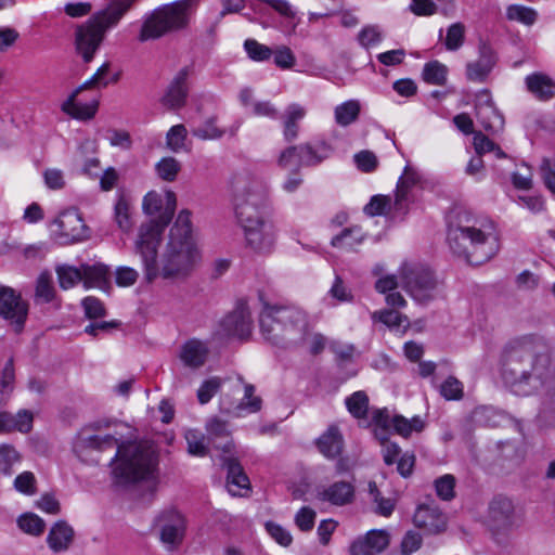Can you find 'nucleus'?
Instances as JSON below:
<instances>
[{
	"label": "nucleus",
	"instance_id": "32",
	"mask_svg": "<svg viewBox=\"0 0 555 555\" xmlns=\"http://www.w3.org/2000/svg\"><path fill=\"white\" fill-rule=\"evenodd\" d=\"M81 281L86 288H103L107 284L108 268L102 263L81 264Z\"/></svg>",
	"mask_w": 555,
	"mask_h": 555
},
{
	"label": "nucleus",
	"instance_id": "20",
	"mask_svg": "<svg viewBox=\"0 0 555 555\" xmlns=\"http://www.w3.org/2000/svg\"><path fill=\"white\" fill-rule=\"evenodd\" d=\"M495 63L496 55L493 49L487 43H481L478 60L466 64V78L474 82H485Z\"/></svg>",
	"mask_w": 555,
	"mask_h": 555
},
{
	"label": "nucleus",
	"instance_id": "46",
	"mask_svg": "<svg viewBox=\"0 0 555 555\" xmlns=\"http://www.w3.org/2000/svg\"><path fill=\"white\" fill-rule=\"evenodd\" d=\"M21 461V455L16 449L11 446L3 443L0 446V473L10 476L13 473V465Z\"/></svg>",
	"mask_w": 555,
	"mask_h": 555
},
{
	"label": "nucleus",
	"instance_id": "41",
	"mask_svg": "<svg viewBox=\"0 0 555 555\" xmlns=\"http://www.w3.org/2000/svg\"><path fill=\"white\" fill-rule=\"evenodd\" d=\"M372 319L382 322L389 328H400L401 326L406 328L410 325V320L406 315L392 309L375 311L372 313Z\"/></svg>",
	"mask_w": 555,
	"mask_h": 555
},
{
	"label": "nucleus",
	"instance_id": "51",
	"mask_svg": "<svg viewBox=\"0 0 555 555\" xmlns=\"http://www.w3.org/2000/svg\"><path fill=\"white\" fill-rule=\"evenodd\" d=\"M455 477L447 474L435 480L437 495L443 501H450L455 495Z\"/></svg>",
	"mask_w": 555,
	"mask_h": 555
},
{
	"label": "nucleus",
	"instance_id": "38",
	"mask_svg": "<svg viewBox=\"0 0 555 555\" xmlns=\"http://www.w3.org/2000/svg\"><path fill=\"white\" fill-rule=\"evenodd\" d=\"M448 67L438 61H431L424 65L422 78L425 82L434 86L447 83Z\"/></svg>",
	"mask_w": 555,
	"mask_h": 555
},
{
	"label": "nucleus",
	"instance_id": "8",
	"mask_svg": "<svg viewBox=\"0 0 555 555\" xmlns=\"http://www.w3.org/2000/svg\"><path fill=\"white\" fill-rule=\"evenodd\" d=\"M195 0H177L155 9L142 23L138 39L141 42L159 39L188 27Z\"/></svg>",
	"mask_w": 555,
	"mask_h": 555
},
{
	"label": "nucleus",
	"instance_id": "64",
	"mask_svg": "<svg viewBox=\"0 0 555 555\" xmlns=\"http://www.w3.org/2000/svg\"><path fill=\"white\" fill-rule=\"evenodd\" d=\"M358 168L364 172L373 171L377 167V157L373 152L362 151L354 155Z\"/></svg>",
	"mask_w": 555,
	"mask_h": 555
},
{
	"label": "nucleus",
	"instance_id": "4",
	"mask_svg": "<svg viewBox=\"0 0 555 555\" xmlns=\"http://www.w3.org/2000/svg\"><path fill=\"white\" fill-rule=\"evenodd\" d=\"M117 446L113 459V475L116 483L129 485L145 479L153 474L156 455L146 442H120L113 435H87L81 433L74 442V451L81 455L86 450L104 451Z\"/></svg>",
	"mask_w": 555,
	"mask_h": 555
},
{
	"label": "nucleus",
	"instance_id": "55",
	"mask_svg": "<svg viewBox=\"0 0 555 555\" xmlns=\"http://www.w3.org/2000/svg\"><path fill=\"white\" fill-rule=\"evenodd\" d=\"M221 387V379L219 377H211L203 382L197 390V399L201 404L208 403L211 398L218 392Z\"/></svg>",
	"mask_w": 555,
	"mask_h": 555
},
{
	"label": "nucleus",
	"instance_id": "52",
	"mask_svg": "<svg viewBox=\"0 0 555 555\" xmlns=\"http://www.w3.org/2000/svg\"><path fill=\"white\" fill-rule=\"evenodd\" d=\"M14 489L25 495H34L37 492V479L31 472H23L13 482Z\"/></svg>",
	"mask_w": 555,
	"mask_h": 555
},
{
	"label": "nucleus",
	"instance_id": "43",
	"mask_svg": "<svg viewBox=\"0 0 555 555\" xmlns=\"http://www.w3.org/2000/svg\"><path fill=\"white\" fill-rule=\"evenodd\" d=\"M207 437L197 429H189L185 433L188 452L195 456H205L208 454Z\"/></svg>",
	"mask_w": 555,
	"mask_h": 555
},
{
	"label": "nucleus",
	"instance_id": "62",
	"mask_svg": "<svg viewBox=\"0 0 555 555\" xmlns=\"http://www.w3.org/2000/svg\"><path fill=\"white\" fill-rule=\"evenodd\" d=\"M85 313L89 319H98L105 315L103 302L92 296L86 297L81 302Z\"/></svg>",
	"mask_w": 555,
	"mask_h": 555
},
{
	"label": "nucleus",
	"instance_id": "33",
	"mask_svg": "<svg viewBox=\"0 0 555 555\" xmlns=\"http://www.w3.org/2000/svg\"><path fill=\"white\" fill-rule=\"evenodd\" d=\"M374 435L382 444V455L384 463L388 466L393 465L401 453V448L389 441L390 426H375Z\"/></svg>",
	"mask_w": 555,
	"mask_h": 555
},
{
	"label": "nucleus",
	"instance_id": "56",
	"mask_svg": "<svg viewBox=\"0 0 555 555\" xmlns=\"http://www.w3.org/2000/svg\"><path fill=\"white\" fill-rule=\"evenodd\" d=\"M465 27L461 23L452 24L447 31L446 47L448 50L455 51L464 42Z\"/></svg>",
	"mask_w": 555,
	"mask_h": 555
},
{
	"label": "nucleus",
	"instance_id": "36",
	"mask_svg": "<svg viewBox=\"0 0 555 555\" xmlns=\"http://www.w3.org/2000/svg\"><path fill=\"white\" fill-rule=\"evenodd\" d=\"M114 220L117 227L125 233L132 229L131 202L125 194H118L114 206Z\"/></svg>",
	"mask_w": 555,
	"mask_h": 555
},
{
	"label": "nucleus",
	"instance_id": "45",
	"mask_svg": "<svg viewBox=\"0 0 555 555\" xmlns=\"http://www.w3.org/2000/svg\"><path fill=\"white\" fill-rule=\"evenodd\" d=\"M362 537L365 541H367V544L375 555L384 552L390 542V535L388 531L384 529H372Z\"/></svg>",
	"mask_w": 555,
	"mask_h": 555
},
{
	"label": "nucleus",
	"instance_id": "53",
	"mask_svg": "<svg viewBox=\"0 0 555 555\" xmlns=\"http://www.w3.org/2000/svg\"><path fill=\"white\" fill-rule=\"evenodd\" d=\"M440 395L446 400H460L463 398V384L454 376H449L440 386Z\"/></svg>",
	"mask_w": 555,
	"mask_h": 555
},
{
	"label": "nucleus",
	"instance_id": "59",
	"mask_svg": "<svg viewBox=\"0 0 555 555\" xmlns=\"http://www.w3.org/2000/svg\"><path fill=\"white\" fill-rule=\"evenodd\" d=\"M317 513L308 506L301 507L295 515L296 526L304 532L312 530L315 521Z\"/></svg>",
	"mask_w": 555,
	"mask_h": 555
},
{
	"label": "nucleus",
	"instance_id": "18",
	"mask_svg": "<svg viewBox=\"0 0 555 555\" xmlns=\"http://www.w3.org/2000/svg\"><path fill=\"white\" fill-rule=\"evenodd\" d=\"M101 86L100 81L92 75L87 81L79 86L68 99L62 104V111L77 119H90L92 118L98 109V101H93L88 104H81L76 102L77 95L85 89Z\"/></svg>",
	"mask_w": 555,
	"mask_h": 555
},
{
	"label": "nucleus",
	"instance_id": "63",
	"mask_svg": "<svg viewBox=\"0 0 555 555\" xmlns=\"http://www.w3.org/2000/svg\"><path fill=\"white\" fill-rule=\"evenodd\" d=\"M422 545V537L418 532L413 530L408 531L401 541V553L403 555H411L416 552Z\"/></svg>",
	"mask_w": 555,
	"mask_h": 555
},
{
	"label": "nucleus",
	"instance_id": "26",
	"mask_svg": "<svg viewBox=\"0 0 555 555\" xmlns=\"http://www.w3.org/2000/svg\"><path fill=\"white\" fill-rule=\"evenodd\" d=\"M317 498L335 506H345L354 500V487L348 481H336L319 491Z\"/></svg>",
	"mask_w": 555,
	"mask_h": 555
},
{
	"label": "nucleus",
	"instance_id": "42",
	"mask_svg": "<svg viewBox=\"0 0 555 555\" xmlns=\"http://www.w3.org/2000/svg\"><path fill=\"white\" fill-rule=\"evenodd\" d=\"M59 285L62 289L66 291L74 287L81 281V270L69 264H57L55 267Z\"/></svg>",
	"mask_w": 555,
	"mask_h": 555
},
{
	"label": "nucleus",
	"instance_id": "60",
	"mask_svg": "<svg viewBox=\"0 0 555 555\" xmlns=\"http://www.w3.org/2000/svg\"><path fill=\"white\" fill-rule=\"evenodd\" d=\"M415 454L413 452L400 453L395 464H397V472L403 478L412 475L415 466Z\"/></svg>",
	"mask_w": 555,
	"mask_h": 555
},
{
	"label": "nucleus",
	"instance_id": "10",
	"mask_svg": "<svg viewBox=\"0 0 555 555\" xmlns=\"http://www.w3.org/2000/svg\"><path fill=\"white\" fill-rule=\"evenodd\" d=\"M177 208V196L172 191H166L164 195L156 191H150L142 202L143 212L151 217L150 220L142 222L137 231L145 225H156L162 229L164 234L170 223Z\"/></svg>",
	"mask_w": 555,
	"mask_h": 555
},
{
	"label": "nucleus",
	"instance_id": "25",
	"mask_svg": "<svg viewBox=\"0 0 555 555\" xmlns=\"http://www.w3.org/2000/svg\"><path fill=\"white\" fill-rule=\"evenodd\" d=\"M476 118L487 131H499L503 128V118L495 108L487 90L479 94L476 104Z\"/></svg>",
	"mask_w": 555,
	"mask_h": 555
},
{
	"label": "nucleus",
	"instance_id": "3",
	"mask_svg": "<svg viewBox=\"0 0 555 555\" xmlns=\"http://www.w3.org/2000/svg\"><path fill=\"white\" fill-rule=\"evenodd\" d=\"M235 216L244 230L247 246L258 253L269 251L275 240L272 223L266 219V189L253 172H235L230 181Z\"/></svg>",
	"mask_w": 555,
	"mask_h": 555
},
{
	"label": "nucleus",
	"instance_id": "24",
	"mask_svg": "<svg viewBox=\"0 0 555 555\" xmlns=\"http://www.w3.org/2000/svg\"><path fill=\"white\" fill-rule=\"evenodd\" d=\"M223 466L227 468V488L232 495H244L243 491L250 490V481L238 460L233 455L222 456Z\"/></svg>",
	"mask_w": 555,
	"mask_h": 555
},
{
	"label": "nucleus",
	"instance_id": "2",
	"mask_svg": "<svg viewBox=\"0 0 555 555\" xmlns=\"http://www.w3.org/2000/svg\"><path fill=\"white\" fill-rule=\"evenodd\" d=\"M501 374L516 391L555 400V365L541 337L527 335L507 343L501 353Z\"/></svg>",
	"mask_w": 555,
	"mask_h": 555
},
{
	"label": "nucleus",
	"instance_id": "49",
	"mask_svg": "<svg viewBox=\"0 0 555 555\" xmlns=\"http://www.w3.org/2000/svg\"><path fill=\"white\" fill-rule=\"evenodd\" d=\"M244 48L248 57L256 62L268 61L273 55V51L271 48L259 43L255 39L245 40Z\"/></svg>",
	"mask_w": 555,
	"mask_h": 555
},
{
	"label": "nucleus",
	"instance_id": "31",
	"mask_svg": "<svg viewBox=\"0 0 555 555\" xmlns=\"http://www.w3.org/2000/svg\"><path fill=\"white\" fill-rule=\"evenodd\" d=\"M319 451L327 459H335L340 455L344 447V439L336 426L328 429L318 439Z\"/></svg>",
	"mask_w": 555,
	"mask_h": 555
},
{
	"label": "nucleus",
	"instance_id": "30",
	"mask_svg": "<svg viewBox=\"0 0 555 555\" xmlns=\"http://www.w3.org/2000/svg\"><path fill=\"white\" fill-rule=\"evenodd\" d=\"M306 116V108L297 103L288 105L283 116V137L286 142L295 141L299 135V121Z\"/></svg>",
	"mask_w": 555,
	"mask_h": 555
},
{
	"label": "nucleus",
	"instance_id": "61",
	"mask_svg": "<svg viewBox=\"0 0 555 555\" xmlns=\"http://www.w3.org/2000/svg\"><path fill=\"white\" fill-rule=\"evenodd\" d=\"M266 529L268 533L282 546H288L293 542L289 531L275 522L268 521L266 524Z\"/></svg>",
	"mask_w": 555,
	"mask_h": 555
},
{
	"label": "nucleus",
	"instance_id": "13",
	"mask_svg": "<svg viewBox=\"0 0 555 555\" xmlns=\"http://www.w3.org/2000/svg\"><path fill=\"white\" fill-rule=\"evenodd\" d=\"M513 501L504 495L494 496L488 506L486 524L495 533L506 532L516 526Z\"/></svg>",
	"mask_w": 555,
	"mask_h": 555
},
{
	"label": "nucleus",
	"instance_id": "1",
	"mask_svg": "<svg viewBox=\"0 0 555 555\" xmlns=\"http://www.w3.org/2000/svg\"><path fill=\"white\" fill-rule=\"evenodd\" d=\"M162 229L150 224L137 231L133 253L140 258L144 278L151 283L158 276L166 280L186 278L193 270L198 253L192 235L191 212L183 209L169 231L168 242L159 260Z\"/></svg>",
	"mask_w": 555,
	"mask_h": 555
},
{
	"label": "nucleus",
	"instance_id": "39",
	"mask_svg": "<svg viewBox=\"0 0 555 555\" xmlns=\"http://www.w3.org/2000/svg\"><path fill=\"white\" fill-rule=\"evenodd\" d=\"M348 412L357 420H365L369 412V397L363 390L353 392L345 400Z\"/></svg>",
	"mask_w": 555,
	"mask_h": 555
},
{
	"label": "nucleus",
	"instance_id": "14",
	"mask_svg": "<svg viewBox=\"0 0 555 555\" xmlns=\"http://www.w3.org/2000/svg\"><path fill=\"white\" fill-rule=\"evenodd\" d=\"M253 320L248 306L244 301L237 302L219 323L217 334L220 337H236L244 339L251 333Z\"/></svg>",
	"mask_w": 555,
	"mask_h": 555
},
{
	"label": "nucleus",
	"instance_id": "27",
	"mask_svg": "<svg viewBox=\"0 0 555 555\" xmlns=\"http://www.w3.org/2000/svg\"><path fill=\"white\" fill-rule=\"evenodd\" d=\"M208 353L207 345L199 339L193 338L181 346L179 359L184 366L196 370L205 364Z\"/></svg>",
	"mask_w": 555,
	"mask_h": 555
},
{
	"label": "nucleus",
	"instance_id": "5",
	"mask_svg": "<svg viewBox=\"0 0 555 555\" xmlns=\"http://www.w3.org/2000/svg\"><path fill=\"white\" fill-rule=\"evenodd\" d=\"M448 243L451 251L467 263L480 266L499 251V238L491 222L450 225Z\"/></svg>",
	"mask_w": 555,
	"mask_h": 555
},
{
	"label": "nucleus",
	"instance_id": "50",
	"mask_svg": "<svg viewBox=\"0 0 555 555\" xmlns=\"http://www.w3.org/2000/svg\"><path fill=\"white\" fill-rule=\"evenodd\" d=\"M391 206V198L386 195H374L364 206V212L367 216H382L388 214Z\"/></svg>",
	"mask_w": 555,
	"mask_h": 555
},
{
	"label": "nucleus",
	"instance_id": "58",
	"mask_svg": "<svg viewBox=\"0 0 555 555\" xmlns=\"http://www.w3.org/2000/svg\"><path fill=\"white\" fill-rule=\"evenodd\" d=\"M15 370L13 358H10L1 374L0 379V392L3 395H10L14 389Z\"/></svg>",
	"mask_w": 555,
	"mask_h": 555
},
{
	"label": "nucleus",
	"instance_id": "15",
	"mask_svg": "<svg viewBox=\"0 0 555 555\" xmlns=\"http://www.w3.org/2000/svg\"><path fill=\"white\" fill-rule=\"evenodd\" d=\"M55 223L60 230V236L64 244H73L85 240L88 236L87 225L76 209L63 211Z\"/></svg>",
	"mask_w": 555,
	"mask_h": 555
},
{
	"label": "nucleus",
	"instance_id": "6",
	"mask_svg": "<svg viewBox=\"0 0 555 555\" xmlns=\"http://www.w3.org/2000/svg\"><path fill=\"white\" fill-rule=\"evenodd\" d=\"M259 321L262 335L273 345L293 348L307 340V315L297 307L266 306Z\"/></svg>",
	"mask_w": 555,
	"mask_h": 555
},
{
	"label": "nucleus",
	"instance_id": "12",
	"mask_svg": "<svg viewBox=\"0 0 555 555\" xmlns=\"http://www.w3.org/2000/svg\"><path fill=\"white\" fill-rule=\"evenodd\" d=\"M28 315V304L13 288L0 286V317L14 327V332H23Z\"/></svg>",
	"mask_w": 555,
	"mask_h": 555
},
{
	"label": "nucleus",
	"instance_id": "37",
	"mask_svg": "<svg viewBox=\"0 0 555 555\" xmlns=\"http://www.w3.org/2000/svg\"><path fill=\"white\" fill-rule=\"evenodd\" d=\"M365 238V234L360 227H350L344 229L339 234L335 235L331 245L333 247H341L347 249H354Z\"/></svg>",
	"mask_w": 555,
	"mask_h": 555
},
{
	"label": "nucleus",
	"instance_id": "47",
	"mask_svg": "<svg viewBox=\"0 0 555 555\" xmlns=\"http://www.w3.org/2000/svg\"><path fill=\"white\" fill-rule=\"evenodd\" d=\"M17 524L21 530L31 535H40L46 528L43 519L33 513H26L20 516Z\"/></svg>",
	"mask_w": 555,
	"mask_h": 555
},
{
	"label": "nucleus",
	"instance_id": "44",
	"mask_svg": "<svg viewBox=\"0 0 555 555\" xmlns=\"http://www.w3.org/2000/svg\"><path fill=\"white\" fill-rule=\"evenodd\" d=\"M180 170L181 165L173 157H164L155 165L157 176L167 182L175 181Z\"/></svg>",
	"mask_w": 555,
	"mask_h": 555
},
{
	"label": "nucleus",
	"instance_id": "28",
	"mask_svg": "<svg viewBox=\"0 0 555 555\" xmlns=\"http://www.w3.org/2000/svg\"><path fill=\"white\" fill-rule=\"evenodd\" d=\"M528 91L540 101H550L555 96V81L543 73H533L525 79Z\"/></svg>",
	"mask_w": 555,
	"mask_h": 555
},
{
	"label": "nucleus",
	"instance_id": "40",
	"mask_svg": "<svg viewBox=\"0 0 555 555\" xmlns=\"http://www.w3.org/2000/svg\"><path fill=\"white\" fill-rule=\"evenodd\" d=\"M392 427L398 435L408 438L413 431L421 433L425 428V422L420 416L408 420L402 415H395Z\"/></svg>",
	"mask_w": 555,
	"mask_h": 555
},
{
	"label": "nucleus",
	"instance_id": "54",
	"mask_svg": "<svg viewBox=\"0 0 555 555\" xmlns=\"http://www.w3.org/2000/svg\"><path fill=\"white\" fill-rule=\"evenodd\" d=\"M192 133L202 140H215L221 138L224 131L218 128L216 118H209L202 126L195 128Z\"/></svg>",
	"mask_w": 555,
	"mask_h": 555
},
{
	"label": "nucleus",
	"instance_id": "48",
	"mask_svg": "<svg viewBox=\"0 0 555 555\" xmlns=\"http://www.w3.org/2000/svg\"><path fill=\"white\" fill-rule=\"evenodd\" d=\"M506 17L509 21L520 22L525 25H532L537 20V12L528 7L512 4L506 9Z\"/></svg>",
	"mask_w": 555,
	"mask_h": 555
},
{
	"label": "nucleus",
	"instance_id": "29",
	"mask_svg": "<svg viewBox=\"0 0 555 555\" xmlns=\"http://www.w3.org/2000/svg\"><path fill=\"white\" fill-rule=\"evenodd\" d=\"M73 539V528L66 521L59 520L50 529L47 543L54 553H61L69 547Z\"/></svg>",
	"mask_w": 555,
	"mask_h": 555
},
{
	"label": "nucleus",
	"instance_id": "7",
	"mask_svg": "<svg viewBox=\"0 0 555 555\" xmlns=\"http://www.w3.org/2000/svg\"><path fill=\"white\" fill-rule=\"evenodd\" d=\"M135 0H109L107 7L95 12L75 29V49L85 63H90L101 47L105 34L115 27Z\"/></svg>",
	"mask_w": 555,
	"mask_h": 555
},
{
	"label": "nucleus",
	"instance_id": "11",
	"mask_svg": "<svg viewBox=\"0 0 555 555\" xmlns=\"http://www.w3.org/2000/svg\"><path fill=\"white\" fill-rule=\"evenodd\" d=\"M153 530L167 551H175L183 541L185 521L180 513L166 511L155 518Z\"/></svg>",
	"mask_w": 555,
	"mask_h": 555
},
{
	"label": "nucleus",
	"instance_id": "57",
	"mask_svg": "<svg viewBox=\"0 0 555 555\" xmlns=\"http://www.w3.org/2000/svg\"><path fill=\"white\" fill-rule=\"evenodd\" d=\"M186 133V128L183 125L171 127L166 137L169 149L173 152H179L184 145Z\"/></svg>",
	"mask_w": 555,
	"mask_h": 555
},
{
	"label": "nucleus",
	"instance_id": "23",
	"mask_svg": "<svg viewBox=\"0 0 555 555\" xmlns=\"http://www.w3.org/2000/svg\"><path fill=\"white\" fill-rule=\"evenodd\" d=\"M333 153V145L323 139L299 144V166L315 167Z\"/></svg>",
	"mask_w": 555,
	"mask_h": 555
},
{
	"label": "nucleus",
	"instance_id": "22",
	"mask_svg": "<svg viewBox=\"0 0 555 555\" xmlns=\"http://www.w3.org/2000/svg\"><path fill=\"white\" fill-rule=\"evenodd\" d=\"M190 73V67L185 66L176 74L162 99L165 106L170 109H178L185 104L189 92L186 81Z\"/></svg>",
	"mask_w": 555,
	"mask_h": 555
},
{
	"label": "nucleus",
	"instance_id": "21",
	"mask_svg": "<svg viewBox=\"0 0 555 555\" xmlns=\"http://www.w3.org/2000/svg\"><path fill=\"white\" fill-rule=\"evenodd\" d=\"M240 393L230 392L221 395L219 400V410L222 414L232 417H242L246 414L257 413L262 408V399H254L251 402H245L236 398Z\"/></svg>",
	"mask_w": 555,
	"mask_h": 555
},
{
	"label": "nucleus",
	"instance_id": "9",
	"mask_svg": "<svg viewBox=\"0 0 555 555\" xmlns=\"http://www.w3.org/2000/svg\"><path fill=\"white\" fill-rule=\"evenodd\" d=\"M402 287L417 302L424 304L436 296L438 280L428 268L417 263H403L399 270Z\"/></svg>",
	"mask_w": 555,
	"mask_h": 555
},
{
	"label": "nucleus",
	"instance_id": "17",
	"mask_svg": "<svg viewBox=\"0 0 555 555\" xmlns=\"http://www.w3.org/2000/svg\"><path fill=\"white\" fill-rule=\"evenodd\" d=\"M101 86L100 81L92 75L87 81L79 86L68 99L62 104V111L77 119H90L92 118L98 109V101H93L88 104H81L76 102L77 95L85 89Z\"/></svg>",
	"mask_w": 555,
	"mask_h": 555
},
{
	"label": "nucleus",
	"instance_id": "35",
	"mask_svg": "<svg viewBox=\"0 0 555 555\" xmlns=\"http://www.w3.org/2000/svg\"><path fill=\"white\" fill-rule=\"evenodd\" d=\"M360 112V102L358 100H348L335 107L334 118L338 126L348 127L358 120Z\"/></svg>",
	"mask_w": 555,
	"mask_h": 555
},
{
	"label": "nucleus",
	"instance_id": "16",
	"mask_svg": "<svg viewBox=\"0 0 555 555\" xmlns=\"http://www.w3.org/2000/svg\"><path fill=\"white\" fill-rule=\"evenodd\" d=\"M206 437L217 450H221L223 456L233 455L235 444L231 437V430L227 421L218 416H211L205 424Z\"/></svg>",
	"mask_w": 555,
	"mask_h": 555
},
{
	"label": "nucleus",
	"instance_id": "34",
	"mask_svg": "<svg viewBox=\"0 0 555 555\" xmlns=\"http://www.w3.org/2000/svg\"><path fill=\"white\" fill-rule=\"evenodd\" d=\"M34 299L37 304H49L56 299L53 278L47 270L42 271L36 280Z\"/></svg>",
	"mask_w": 555,
	"mask_h": 555
},
{
	"label": "nucleus",
	"instance_id": "19",
	"mask_svg": "<svg viewBox=\"0 0 555 555\" xmlns=\"http://www.w3.org/2000/svg\"><path fill=\"white\" fill-rule=\"evenodd\" d=\"M413 522L417 528L437 534L446 530L447 516L437 506L422 504L414 513Z\"/></svg>",
	"mask_w": 555,
	"mask_h": 555
}]
</instances>
